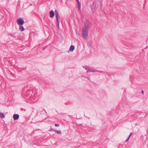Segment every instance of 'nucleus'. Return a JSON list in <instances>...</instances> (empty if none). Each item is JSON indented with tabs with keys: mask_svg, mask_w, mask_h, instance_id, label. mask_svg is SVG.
I'll return each mask as SVG.
<instances>
[{
	"mask_svg": "<svg viewBox=\"0 0 148 148\" xmlns=\"http://www.w3.org/2000/svg\"><path fill=\"white\" fill-rule=\"evenodd\" d=\"M19 29L21 32L23 31L24 30V28L22 25H19Z\"/></svg>",
	"mask_w": 148,
	"mask_h": 148,
	"instance_id": "nucleus-9",
	"label": "nucleus"
},
{
	"mask_svg": "<svg viewBox=\"0 0 148 148\" xmlns=\"http://www.w3.org/2000/svg\"><path fill=\"white\" fill-rule=\"evenodd\" d=\"M10 36H12L13 37H14V36H13V35L12 34V35H10Z\"/></svg>",
	"mask_w": 148,
	"mask_h": 148,
	"instance_id": "nucleus-19",
	"label": "nucleus"
},
{
	"mask_svg": "<svg viewBox=\"0 0 148 148\" xmlns=\"http://www.w3.org/2000/svg\"><path fill=\"white\" fill-rule=\"evenodd\" d=\"M89 80V77L87 78Z\"/></svg>",
	"mask_w": 148,
	"mask_h": 148,
	"instance_id": "nucleus-20",
	"label": "nucleus"
},
{
	"mask_svg": "<svg viewBox=\"0 0 148 148\" xmlns=\"http://www.w3.org/2000/svg\"><path fill=\"white\" fill-rule=\"evenodd\" d=\"M0 116L1 118H4L5 117L4 114L3 113H0Z\"/></svg>",
	"mask_w": 148,
	"mask_h": 148,
	"instance_id": "nucleus-10",
	"label": "nucleus"
},
{
	"mask_svg": "<svg viewBox=\"0 0 148 148\" xmlns=\"http://www.w3.org/2000/svg\"><path fill=\"white\" fill-rule=\"evenodd\" d=\"M142 93L143 94H144V91L143 90H142Z\"/></svg>",
	"mask_w": 148,
	"mask_h": 148,
	"instance_id": "nucleus-18",
	"label": "nucleus"
},
{
	"mask_svg": "<svg viewBox=\"0 0 148 148\" xmlns=\"http://www.w3.org/2000/svg\"><path fill=\"white\" fill-rule=\"evenodd\" d=\"M78 9L79 10H80L81 9V4L80 3H78Z\"/></svg>",
	"mask_w": 148,
	"mask_h": 148,
	"instance_id": "nucleus-13",
	"label": "nucleus"
},
{
	"mask_svg": "<svg viewBox=\"0 0 148 148\" xmlns=\"http://www.w3.org/2000/svg\"><path fill=\"white\" fill-rule=\"evenodd\" d=\"M13 118L14 120H17L19 118V115L18 114H14L13 116Z\"/></svg>",
	"mask_w": 148,
	"mask_h": 148,
	"instance_id": "nucleus-6",
	"label": "nucleus"
},
{
	"mask_svg": "<svg viewBox=\"0 0 148 148\" xmlns=\"http://www.w3.org/2000/svg\"><path fill=\"white\" fill-rule=\"evenodd\" d=\"M49 14L50 15V17L51 18H53L54 16V12L53 10H51Z\"/></svg>",
	"mask_w": 148,
	"mask_h": 148,
	"instance_id": "nucleus-7",
	"label": "nucleus"
},
{
	"mask_svg": "<svg viewBox=\"0 0 148 148\" xmlns=\"http://www.w3.org/2000/svg\"><path fill=\"white\" fill-rule=\"evenodd\" d=\"M98 7V4L96 2H94L93 4L90 5L91 8L93 12L97 10Z\"/></svg>",
	"mask_w": 148,
	"mask_h": 148,
	"instance_id": "nucleus-2",
	"label": "nucleus"
},
{
	"mask_svg": "<svg viewBox=\"0 0 148 148\" xmlns=\"http://www.w3.org/2000/svg\"><path fill=\"white\" fill-rule=\"evenodd\" d=\"M55 132H56L58 134H60L61 133V131H60L58 130H56L54 131Z\"/></svg>",
	"mask_w": 148,
	"mask_h": 148,
	"instance_id": "nucleus-11",
	"label": "nucleus"
},
{
	"mask_svg": "<svg viewBox=\"0 0 148 148\" xmlns=\"http://www.w3.org/2000/svg\"><path fill=\"white\" fill-rule=\"evenodd\" d=\"M89 23L88 21H86L85 23L84 27L82 29V35L84 38L86 39L88 36V29L89 27Z\"/></svg>",
	"mask_w": 148,
	"mask_h": 148,
	"instance_id": "nucleus-1",
	"label": "nucleus"
},
{
	"mask_svg": "<svg viewBox=\"0 0 148 148\" xmlns=\"http://www.w3.org/2000/svg\"><path fill=\"white\" fill-rule=\"evenodd\" d=\"M55 12L56 15L57 22H58V21H60V16L59 14L58 11L56 10H55Z\"/></svg>",
	"mask_w": 148,
	"mask_h": 148,
	"instance_id": "nucleus-5",
	"label": "nucleus"
},
{
	"mask_svg": "<svg viewBox=\"0 0 148 148\" xmlns=\"http://www.w3.org/2000/svg\"><path fill=\"white\" fill-rule=\"evenodd\" d=\"M130 137H128L127 138L125 142H127V141H128V140H129V139H130Z\"/></svg>",
	"mask_w": 148,
	"mask_h": 148,
	"instance_id": "nucleus-15",
	"label": "nucleus"
},
{
	"mask_svg": "<svg viewBox=\"0 0 148 148\" xmlns=\"http://www.w3.org/2000/svg\"><path fill=\"white\" fill-rule=\"evenodd\" d=\"M76 1L78 5V3H80L79 1V0H76Z\"/></svg>",
	"mask_w": 148,
	"mask_h": 148,
	"instance_id": "nucleus-16",
	"label": "nucleus"
},
{
	"mask_svg": "<svg viewBox=\"0 0 148 148\" xmlns=\"http://www.w3.org/2000/svg\"><path fill=\"white\" fill-rule=\"evenodd\" d=\"M74 46L73 45H71L70 47L69 51H72L74 50Z\"/></svg>",
	"mask_w": 148,
	"mask_h": 148,
	"instance_id": "nucleus-8",
	"label": "nucleus"
},
{
	"mask_svg": "<svg viewBox=\"0 0 148 148\" xmlns=\"http://www.w3.org/2000/svg\"><path fill=\"white\" fill-rule=\"evenodd\" d=\"M132 133H131L130 135L129 136H128L129 137H130V138L131 136L132 135Z\"/></svg>",
	"mask_w": 148,
	"mask_h": 148,
	"instance_id": "nucleus-17",
	"label": "nucleus"
},
{
	"mask_svg": "<svg viewBox=\"0 0 148 148\" xmlns=\"http://www.w3.org/2000/svg\"><path fill=\"white\" fill-rule=\"evenodd\" d=\"M16 22L19 25H22L25 22L21 18L17 19Z\"/></svg>",
	"mask_w": 148,
	"mask_h": 148,
	"instance_id": "nucleus-4",
	"label": "nucleus"
},
{
	"mask_svg": "<svg viewBox=\"0 0 148 148\" xmlns=\"http://www.w3.org/2000/svg\"><path fill=\"white\" fill-rule=\"evenodd\" d=\"M85 69L87 70V72H95L96 71L92 67L88 66H86L85 67Z\"/></svg>",
	"mask_w": 148,
	"mask_h": 148,
	"instance_id": "nucleus-3",
	"label": "nucleus"
},
{
	"mask_svg": "<svg viewBox=\"0 0 148 148\" xmlns=\"http://www.w3.org/2000/svg\"><path fill=\"white\" fill-rule=\"evenodd\" d=\"M59 125H60L59 124H55V125L56 127L59 126Z\"/></svg>",
	"mask_w": 148,
	"mask_h": 148,
	"instance_id": "nucleus-14",
	"label": "nucleus"
},
{
	"mask_svg": "<svg viewBox=\"0 0 148 148\" xmlns=\"http://www.w3.org/2000/svg\"><path fill=\"white\" fill-rule=\"evenodd\" d=\"M59 23L60 21H58V22H56L57 26L58 28H59Z\"/></svg>",
	"mask_w": 148,
	"mask_h": 148,
	"instance_id": "nucleus-12",
	"label": "nucleus"
}]
</instances>
